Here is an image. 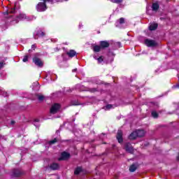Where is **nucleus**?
Returning <instances> with one entry per match:
<instances>
[{
  "instance_id": "29",
  "label": "nucleus",
  "mask_w": 179,
  "mask_h": 179,
  "mask_svg": "<svg viewBox=\"0 0 179 179\" xmlns=\"http://www.w3.org/2000/svg\"><path fill=\"white\" fill-rule=\"evenodd\" d=\"M15 9H16V7L12 8L10 10H8V13H15Z\"/></svg>"
},
{
  "instance_id": "38",
  "label": "nucleus",
  "mask_w": 179,
  "mask_h": 179,
  "mask_svg": "<svg viewBox=\"0 0 179 179\" xmlns=\"http://www.w3.org/2000/svg\"><path fill=\"white\" fill-rule=\"evenodd\" d=\"M11 124L13 125V124H15V121H11Z\"/></svg>"
},
{
  "instance_id": "4",
  "label": "nucleus",
  "mask_w": 179,
  "mask_h": 179,
  "mask_svg": "<svg viewBox=\"0 0 179 179\" xmlns=\"http://www.w3.org/2000/svg\"><path fill=\"white\" fill-rule=\"evenodd\" d=\"M145 45L147 47H156L157 45V43L154 40L150 39H146L145 41Z\"/></svg>"
},
{
  "instance_id": "7",
  "label": "nucleus",
  "mask_w": 179,
  "mask_h": 179,
  "mask_svg": "<svg viewBox=\"0 0 179 179\" xmlns=\"http://www.w3.org/2000/svg\"><path fill=\"white\" fill-rule=\"evenodd\" d=\"M117 139L119 143H122V141H123V139H122V131L118 130L117 134Z\"/></svg>"
},
{
  "instance_id": "34",
  "label": "nucleus",
  "mask_w": 179,
  "mask_h": 179,
  "mask_svg": "<svg viewBox=\"0 0 179 179\" xmlns=\"http://www.w3.org/2000/svg\"><path fill=\"white\" fill-rule=\"evenodd\" d=\"M4 66H5V63L0 62V68H3Z\"/></svg>"
},
{
  "instance_id": "14",
  "label": "nucleus",
  "mask_w": 179,
  "mask_h": 179,
  "mask_svg": "<svg viewBox=\"0 0 179 179\" xmlns=\"http://www.w3.org/2000/svg\"><path fill=\"white\" fill-rule=\"evenodd\" d=\"M50 169L51 170H58V169H59V165H58V164H52L50 165Z\"/></svg>"
},
{
  "instance_id": "19",
  "label": "nucleus",
  "mask_w": 179,
  "mask_h": 179,
  "mask_svg": "<svg viewBox=\"0 0 179 179\" xmlns=\"http://www.w3.org/2000/svg\"><path fill=\"white\" fill-rule=\"evenodd\" d=\"M125 22V20L124 18H120L117 21V24L116 26H118V24H122Z\"/></svg>"
},
{
  "instance_id": "36",
  "label": "nucleus",
  "mask_w": 179,
  "mask_h": 179,
  "mask_svg": "<svg viewBox=\"0 0 179 179\" xmlns=\"http://www.w3.org/2000/svg\"><path fill=\"white\" fill-rule=\"evenodd\" d=\"M73 106H79V103H73Z\"/></svg>"
},
{
  "instance_id": "1",
  "label": "nucleus",
  "mask_w": 179,
  "mask_h": 179,
  "mask_svg": "<svg viewBox=\"0 0 179 179\" xmlns=\"http://www.w3.org/2000/svg\"><path fill=\"white\" fill-rule=\"evenodd\" d=\"M36 17L34 16H27L24 13H20L19 16H17L13 22L17 23L20 20H27V22H30V20H34Z\"/></svg>"
},
{
  "instance_id": "22",
  "label": "nucleus",
  "mask_w": 179,
  "mask_h": 179,
  "mask_svg": "<svg viewBox=\"0 0 179 179\" xmlns=\"http://www.w3.org/2000/svg\"><path fill=\"white\" fill-rule=\"evenodd\" d=\"M151 114L153 118H157V117H159L157 112H156L155 110H153Z\"/></svg>"
},
{
  "instance_id": "21",
  "label": "nucleus",
  "mask_w": 179,
  "mask_h": 179,
  "mask_svg": "<svg viewBox=\"0 0 179 179\" xmlns=\"http://www.w3.org/2000/svg\"><path fill=\"white\" fill-rule=\"evenodd\" d=\"M64 0H45L46 2H50L51 3H55V2H62Z\"/></svg>"
},
{
  "instance_id": "16",
  "label": "nucleus",
  "mask_w": 179,
  "mask_h": 179,
  "mask_svg": "<svg viewBox=\"0 0 179 179\" xmlns=\"http://www.w3.org/2000/svg\"><path fill=\"white\" fill-rule=\"evenodd\" d=\"M22 175V172H20V170L18 169H15L14 171H13V176L14 177H19V176H21Z\"/></svg>"
},
{
  "instance_id": "12",
  "label": "nucleus",
  "mask_w": 179,
  "mask_h": 179,
  "mask_svg": "<svg viewBox=\"0 0 179 179\" xmlns=\"http://www.w3.org/2000/svg\"><path fill=\"white\" fill-rule=\"evenodd\" d=\"M137 138H142V136H145V131L144 130H136Z\"/></svg>"
},
{
  "instance_id": "15",
  "label": "nucleus",
  "mask_w": 179,
  "mask_h": 179,
  "mask_svg": "<svg viewBox=\"0 0 179 179\" xmlns=\"http://www.w3.org/2000/svg\"><path fill=\"white\" fill-rule=\"evenodd\" d=\"M36 97L40 103L44 100V96L41 94H37Z\"/></svg>"
},
{
  "instance_id": "5",
  "label": "nucleus",
  "mask_w": 179,
  "mask_h": 179,
  "mask_svg": "<svg viewBox=\"0 0 179 179\" xmlns=\"http://www.w3.org/2000/svg\"><path fill=\"white\" fill-rule=\"evenodd\" d=\"M124 148L129 153H134V148L131 145V143H127L124 145Z\"/></svg>"
},
{
  "instance_id": "32",
  "label": "nucleus",
  "mask_w": 179,
  "mask_h": 179,
  "mask_svg": "<svg viewBox=\"0 0 179 179\" xmlns=\"http://www.w3.org/2000/svg\"><path fill=\"white\" fill-rule=\"evenodd\" d=\"M90 92H91L92 93H94V92H97V90H96L95 88H92L90 90Z\"/></svg>"
},
{
  "instance_id": "39",
  "label": "nucleus",
  "mask_w": 179,
  "mask_h": 179,
  "mask_svg": "<svg viewBox=\"0 0 179 179\" xmlns=\"http://www.w3.org/2000/svg\"><path fill=\"white\" fill-rule=\"evenodd\" d=\"M29 52H31V50H29Z\"/></svg>"
},
{
  "instance_id": "33",
  "label": "nucleus",
  "mask_w": 179,
  "mask_h": 179,
  "mask_svg": "<svg viewBox=\"0 0 179 179\" xmlns=\"http://www.w3.org/2000/svg\"><path fill=\"white\" fill-rule=\"evenodd\" d=\"M36 48H37V46H36V45H31V50H35Z\"/></svg>"
},
{
  "instance_id": "2",
  "label": "nucleus",
  "mask_w": 179,
  "mask_h": 179,
  "mask_svg": "<svg viewBox=\"0 0 179 179\" xmlns=\"http://www.w3.org/2000/svg\"><path fill=\"white\" fill-rule=\"evenodd\" d=\"M32 61L36 66L41 68L44 66V62L41 60V59L38 58V53H36L35 56L33 57Z\"/></svg>"
},
{
  "instance_id": "9",
  "label": "nucleus",
  "mask_w": 179,
  "mask_h": 179,
  "mask_svg": "<svg viewBox=\"0 0 179 179\" xmlns=\"http://www.w3.org/2000/svg\"><path fill=\"white\" fill-rule=\"evenodd\" d=\"M32 90H34V92L40 90V84H38V82H36L32 84Z\"/></svg>"
},
{
  "instance_id": "17",
  "label": "nucleus",
  "mask_w": 179,
  "mask_h": 179,
  "mask_svg": "<svg viewBox=\"0 0 179 179\" xmlns=\"http://www.w3.org/2000/svg\"><path fill=\"white\" fill-rule=\"evenodd\" d=\"M152 10H157V9H159V4L157 3H152Z\"/></svg>"
},
{
  "instance_id": "6",
  "label": "nucleus",
  "mask_w": 179,
  "mask_h": 179,
  "mask_svg": "<svg viewBox=\"0 0 179 179\" xmlns=\"http://www.w3.org/2000/svg\"><path fill=\"white\" fill-rule=\"evenodd\" d=\"M70 155L68 152H62L61 157L58 159V160H68V158L70 157Z\"/></svg>"
},
{
  "instance_id": "28",
  "label": "nucleus",
  "mask_w": 179,
  "mask_h": 179,
  "mask_svg": "<svg viewBox=\"0 0 179 179\" xmlns=\"http://www.w3.org/2000/svg\"><path fill=\"white\" fill-rule=\"evenodd\" d=\"M56 142H57V138H55L54 140L49 141V144L54 145V143H56Z\"/></svg>"
},
{
  "instance_id": "20",
  "label": "nucleus",
  "mask_w": 179,
  "mask_h": 179,
  "mask_svg": "<svg viewBox=\"0 0 179 179\" xmlns=\"http://www.w3.org/2000/svg\"><path fill=\"white\" fill-rule=\"evenodd\" d=\"M94 51L95 52H99V51H100V50H101V46H99V45H95L94 47Z\"/></svg>"
},
{
  "instance_id": "30",
  "label": "nucleus",
  "mask_w": 179,
  "mask_h": 179,
  "mask_svg": "<svg viewBox=\"0 0 179 179\" xmlns=\"http://www.w3.org/2000/svg\"><path fill=\"white\" fill-rule=\"evenodd\" d=\"M37 122H40V119H35L34 121V124L37 127Z\"/></svg>"
},
{
  "instance_id": "11",
  "label": "nucleus",
  "mask_w": 179,
  "mask_h": 179,
  "mask_svg": "<svg viewBox=\"0 0 179 179\" xmlns=\"http://www.w3.org/2000/svg\"><path fill=\"white\" fill-rule=\"evenodd\" d=\"M136 138H138L136 131L132 132L129 136V139H130L131 141H134V139H136Z\"/></svg>"
},
{
  "instance_id": "26",
  "label": "nucleus",
  "mask_w": 179,
  "mask_h": 179,
  "mask_svg": "<svg viewBox=\"0 0 179 179\" xmlns=\"http://www.w3.org/2000/svg\"><path fill=\"white\" fill-rule=\"evenodd\" d=\"M113 3H121L122 0H110Z\"/></svg>"
},
{
  "instance_id": "18",
  "label": "nucleus",
  "mask_w": 179,
  "mask_h": 179,
  "mask_svg": "<svg viewBox=\"0 0 179 179\" xmlns=\"http://www.w3.org/2000/svg\"><path fill=\"white\" fill-rule=\"evenodd\" d=\"M136 170V165L133 164L130 166L129 168V171H131V173H134V171H135Z\"/></svg>"
},
{
  "instance_id": "24",
  "label": "nucleus",
  "mask_w": 179,
  "mask_h": 179,
  "mask_svg": "<svg viewBox=\"0 0 179 179\" xmlns=\"http://www.w3.org/2000/svg\"><path fill=\"white\" fill-rule=\"evenodd\" d=\"M114 108V106L111 105V104H108L107 105L104 109L105 110H111V108Z\"/></svg>"
},
{
  "instance_id": "23",
  "label": "nucleus",
  "mask_w": 179,
  "mask_h": 179,
  "mask_svg": "<svg viewBox=\"0 0 179 179\" xmlns=\"http://www.w3.org/2000/svg\"><path fill=\"white\" fill-rule=\"evenodd\" d=\"M80 171H82V168L78 167L75 170L74 174L78 175L79 173H80Z\"/></svg>"
},
{
  "instance_id": "25",
  "label": "nucleus",
  "mask_w": 179,
  "mask_h": 179,
  "mask_svg": "<svg viewBox=\"0 0 179 179\" xmlns=\"http://www.w3.org/2000/svg\"><path fill=\"white\" fill-rule=\"evenodd\" d=\"M94 59L98 60L99 64H101V62L104 61V59H103V57H100L99 58L94 57Z\"/></svg>"
},
{
  "instance_id": "13",
  "label": "nucleus",
  "mask_w": 179,
  "mask_h": 179,
  "mask_svg": "<svg viewBox=\"0 0 179 179\" xmlns=\"http://www.w3.org/2000/svg\"><path fill=\"white\" fill-rule=\"evenodd\" d=\"M149 29L151 31L153 30H156L157 29V23L150 24L149 26Z\"/></svg>"
},
{
  "instance_id": "27",
  "label": "nucleus",
  "mask_w": 179,
  "mask_h": 179,
  "mask_svg": "<svg viewBox=\"0 0 179 179\" xmlns=\"http://www.w3.org/2000/svg\"><path fill=\"white\" fill-rule=\"evenodd\" d=\"M22 61L23 62H27V61H29V56L28 55L24 56Z\"/></svg>"
},
{
  "instance_id": "35",
  "label": "nucleus",
  "mask_w": 179,
  "mask_h": 179,
  "mask_svg": "<svg viewBox=\"0 0 179 179\" xmlns=\"http://www.w3.org/2000/svg\"><path fill=\"white\" fill-rule=\"evenodd\" d=\"M173 87V89H179V84L174 85Z\"/></svg>"
},
{
  "instance_id": "10",
  "label": "nucleus",
  "mask_w": 179,
  "mask_h": 179,
  "mask_svg": "<svg viewBox=\"0 0 179 179\" xmlns=\"http://www.w3.org/2000/svg\"><path fill=\"white\" fill-rule=\"evenodd\" d=\"M66 54L70 58H73L76 55V51L73 50H70L68 52H66Z\"/></svg>"
},
{
  "instance_id": "31",
  "label": "nucleus",
  "mask_w": 179,
  "mask_h": 179,
  "mask_svg": "<svg viewBox=\"0 0 179 179\" xmlns=\"http://www.w3.org/2000/svg\"><path fill=\"white\" fill-rule=\"evenodd\" d=\"M37 34L38 36H44V32L39 31Z\"/></svg>"
},
{
  "instance_id": "3",
  "label": "nucleus",
  "mask_w": 179,
  "mask_h": 179,
  "mask_svg": "<svg viewBox=\"0 0 179 179\" xmlns=\"http://www.w3.org/2000/svg\"><path fill=\"white\" fill-rule=\"evenodd\" d=\"M59 108H61V105L59 103H55L50 108V113L55 114L59 111Z\"/></svg>"
},
{
  "instance_id": "8",
  "label": "nucleus",
  "mask_w": 179,
  "mask_h": 179,
  "mask_svg": "<svg viewBox=\"0 0 179 179\" xmlns=\"http://www.w3.org/2000/svg\"><path fill=\"white\" fill-rule=\"evenodd\" d=\"M110 46V43L106 41H103L100 42L101 48H107Z\"/></svg>"
},
{
  "instance_id": "37",
  "label": "nucleus",
  "mask_w": 179,
  "mask_h": 179,
  "mask_svg": "<svg viewBox=\"0 0 179 179\" xmlns=\"http://www.w3.org/2000/svg\"><path fill=\"white\" fill-rule=\"evenodd\" d=\"M76 71H78V69H73V72H76Z\"/></svg>"
}]
</instances>
